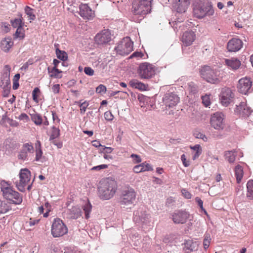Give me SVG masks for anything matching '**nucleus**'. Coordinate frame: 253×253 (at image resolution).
Masks as SVG:
<instances>
[{"instance_id":"obj_1","label":"nucleus","mask_w":253,"mask_h":253,"mask_svg":"<svg viewBox=\"0 0 253 253\" xmlns=\"http://www.w3.org/2000/svg\"><path fill=\"white\" fill-rule=\"evenodd\" d=\"M117 189V182L109 177L102 179L98 187V196L103 200L112 198Z\"/></svg>"},{"instance_id":"obj_2","label":"nucleus","mask_w":253,"mask_h":253,"mask_svg":"<svg viewBox=\"0 0 253 253\" xmlns=\"http://www.w3.org/2000/svg\"><path fill=\"white\" fill-rule=\"evenodd\" d=\"M0 188L3 198L9 201V204L20 205L22 203V195L14 190L8 182L1 180Z\"/></svg>"},{"instance_id":"obj_3","label":"nucleus","mask_w":253,"mask_h":253,"mask_svg":"<svg viewBox=\"0 0 253 253\" xmlns=\"http://www.w3.org/2000/svg\"><path fill=\"white\" fill-rule=\"evenodd\" d=\"M193 11L194 16L199 19L212 16L214 14L211 3L208 0L195 3L193 5Z\"/></svg>"},{"instance_id":"obj_4","label":"nucleus","mask_w":253,"mask_h":253,"mask_svg":"<svg viewBox=\"0 0 253 253\" xmlns=\"http://www.w3.org/2000/svg\"><path fill=\"white\" fill-rule=\"evenodd\" d=\"M152 0H135L132 3V12L135 15L143 16L150 13Z\"/></svg>"},{"instance_id":"obj_5","label":"nucleus","mask_w":253,"mask_h":253,"mask_svg":"<svg viewBox=\"0 0 253 253\" xmlns=\"http://www.w3.org/2000/svg\"><path fill=\"white\" fill-rule=\"evenodd\" d=\"M201 78L208 83L217 84L219 82L218 78V71L208 65L202 66L200 69Z\"/></svg>"},{"instance_id":"obj_6","label":"nucleus","mask_w":253,"mask_h":253,"mask_svg":"<svg viewBox=\"0 0 253 253\" xmlns=\"http://www.w3.org/2000/svg\"><path fill=\"white\" fill-rule=\"evenodd\" d=\"M136 196L135 190L132 188H128L122 191L119 203L123 208L134 205L136 201Z\"/></svg>"},{"instance_id":"obj_7","label":"nucleus","mask_w":253,"mask_h":253,"mask_svg":"<svg viewBox=\"0 0 253 253\" xmlns=\"http://www.w3.org/2000/svg\"><path fill=\"white\" fill-rule=\"evenodd\" d=\"M133 220L142 226L148 225L151 221V215L145 209L140 208L134 211Z\"/></svg>"},{"instance_id":"obj_8","label":"nucleus","mask_w":253,"mask_h":253,"mask_svg":"<svg viewBox=\"0 0 253 253\" xmlns=\"http://www.w3.org/2000/svg\"><path fill=\"white\" fill-rule=\"evenodd\" d=\"M68 232V229L62 220L59 218H54L51 229V233L54 237L63 236Z\"/></svg>"},{"instance_id":"obj_9","label":"nucleus","mask_w":253,"mask_h":253,"mask_svg":"<svg viewBox=\"0 0 253 253\" xmlns=\"http://www.w3.org/2000/svg\"><path fill=\"white\" fill-rule=\"evenodd\" d=\"M133 42L129 37H126L120 42L115 47L118 54L121 55H126L129 54L133 50Z\"/></svg>"},{"instance_id":"obj_10","label":"nucleus","mask_w":253,"mask_h":253,"mask_svg":"<svg viewBox=\"0 0 253 253\" xmlns=\"http://www.w3.org/2000/svg\"><path fill=\"white\" fill-rule=\"evenodd\" d=\"M155 67L151 64L145 62L139 65L138 74L142 79H150L155 74Z\"/></svg>"},{"instance_id":"obj_11","label":"nucleus","mask_w":253,"mask_h":253,"mask_svg":"<svg viewBox=\"0 0 253 253\" xmlns=\"http://www.w3.org/2000/svg\"><path fill=\"white\" fill-rule=\"evenodd\" d=\"M31 172L27 169H21L19 174L20 180L16 182V186L20 192L25 191V187L30 180Z\"/></svg>"},{"instance_id":"obj_12","label":"nucleus","mask_w":253,"mask_h":253,"mask_svg":"<svg viewBox=\"0 0 253 253\" xmlns=\"http://www.w3.org/2000/svg\"><path fill=\"white\" fill-rule=\"evenodd\" d=\"M224 115L221 112H216L211 116L210 123L211 126L216 130L224 128Z\"/></svg>"},{"instance_id":"obj_13","label":"nucleus","mask_w":253,"mask_h":253,"mask_svg":"<svg viewBox=\"0 0 253 253\" xmlns=\"http://www.w3.org/2000/svg\"><path fill=\"white\" fill-rule=\"evenodd\" d=\"M163 100L166 108H171L177 104L179 97L174 93L169 92L164 95Z\"/></svg>"},{"instance_id":"obj_14","label":"nucleus","mask_w":253,"mask_h":253,"mask_svg":"<svg viewBox=\"0 0 253 253\" xmlns=\"http://www.w3.org/2000/svg\"><path fill=\"white\" fill-rule=\"evenodd\" d=\"M11 68L9 65L4 66L0 80V87L2 88L11 87L10 81V72Z\"/></svg>"},{"instance_id":"obj_15","label":"nucleus","mask_w":253,"mask_h":253,"mask_svg":"<svg viewBox=\"0 0 253 253\" xmlns=\"http://www.w3.org/2000/svg\"><path fill=\"white\" fill-rule=\"evenodd\" d=\"M94 39L98 44H104L109 42L111 40L110 31L108 29L102 30L95 36Z\"/></svg>"},{"instance_id":"obj_16","label":"nucleus","mask_w":253,"mask_h":253,"mask_svg":"<svg viewBox=\"0 0 253 253\" xmlns=\"http://www.w3.org/2000/svg\"><path fill=\"white\" fill-rule=\"evenodd\" d=\"M172 219L175 224H184L189 217V213L184 211H177L172 214Z\"/></svg>"},{"instance_id":"obj_17","label":"nucleus","mask_w":253,"mask_h":253,"mask_svg":"<svg viewBox=\"0 0 253 253\" xmlns=\"http://www.w3.org/2000/svg\"><path fill=\"white\" fill-rule=\"evenodd\" d=\"M238 116L242 118L248 117L250 121L253 122V111L245 102H241L238 106Z\"/></svg>"},{"instance_id":"obj_18","label":"nucleus","mask_w":253,"mask_h":253,"mask_svg":"<svg viewBox=\"0 0 253 253\" xmlns=\"http://www.w3.org/2000/svg\"><path fill=\"white\" fill-rule=\"evenodd\" d=\"M234 94L229 88L222 89L220 95L221 103L224 106H227L233 100Z\"/></svg>"},{"instance_id":"obj_19","label":"nucleus","mask_w":253,"mask_h":253,"mask_svg":"<svg viewBox=\"0 0 253 253\" xmlns=\"http://www.w3.org/2000/svg\"><path fill=\"white\" fill-rule=\"evenodd\" d=\"M189 4L190 0H174L172 8L177 13H183L186 12Z\"/></svg>"},{"instance_id":"obj_20","label":"nucleus","mask_w":253,"mask_h":253,"mask_svg":"<svg viewBox=\"0 0 253 253\" xmlns=\"http://www.w3.org/2000/svg\"><path fill=\"white\" fill-rule=\"evenodd\" d=\"M252 83L250 79L244 78L238 81V91L242 94H246L251 88Z\"/></svg>"},{"instance_id":"obj_21","label":"nucleus","mask_w":253,"mask_h":253,"mask_svg":"<svg viewBox=\"0 0 253 253\" xmlns=\"http://www.w3.org/2000/svg\"><path fill=\"white\" fill-rule=\"evenodd\" d=\"M79 9L80 15L84 19L90 20L94 17V11L87 4H81Z\"/></svg>"},{"instance_id":"obj_22","label":"nucleus","mask_w":253,"mask_h":253,"mask_svg":"<svg viewBox=\"0 0 253 253\" xmlns=\"http://www.w3.org/2000/svg\"><path fill=\"white\" fill-rule=\"evenodd\" d=\"M33 151L34 147L31 143H25L22 145L20 149L18 158L22 160H26L27 159L28 153H33Z\"/></svg>"},{"instance_id":"obj_23","label":"nucleus","mask_w":253,"mask_h":253,"mask_svg":"<svg viewBox=\"0 0 253 253\" xmlns=\"http://www.w3.org/2000/svg\"><path fill=\"white\" fill-rule=\"evenodd\" d=\"M195 39L194 33L191 31L185 32L181 38V41L185 46L191 45Z\"/></svg>"},{"instance_id":"obj_24","label":"nucleus","mask_w":253,"mask_h":253,"mask_svg":"<svg viewBox=\"0 0 253 253\" xmlns=\"http://www.w3.org/2000/svg\"><path fill=\"white\" fill-rule=\"evenodd\" d=\"M13 45V42L10 37H6L2 39L0 43L1 49L5 52H8Z\"/></svg>"},{"instance_id":"obj_25","label":"nucleus","mask_w":253,"mask_h":253,"mask_svg":"<svg viewBox=\"0 0 253 253\" xmlns=\"http://www.w3.org/2000/svg\"><path fill=\"white\" fill-rule=\"evenodd\" d=\"M67 215L68 218L77 219L82 215L81 209L78 206L73 207L67 210Z\"/></svg>"},{"instance_id":"obj_26","label":"nucleus","mask_w":253,"mask_h":253,"mask_svg":"<svg viewBox=\"0 0 253 253\" xmlns=\"http://www.w3.org/2000/svg\"><path fill=\"white\" fill-rule=\"evenodd\" d=\"M129 84L133 88L138 89L140 90H145L147 86L143 83L138 81L136 79H133L129 81Z\"/></svg>"},{"instance_id":"obj_27","label":"nucleus","mask_w":253,"mask_h":253,"mask_svg":"<svg viewBox=\"0 0 253 253\" xmlns=\"http://www.w3.org/2000/svg\"><path fill=\"white\" fill-rule=\"evenodd\" d=\"M227 48L229 52H236L237 51V39L232 38L227 45Z\"/></svg>"},{"instance_id":"obj_28","label":"nucleus","mask_w":253,"mask_h":253,"mask_svg":"<svg viewBox=\"0 0 253 253\" xmlns=\"http://www.w3.org/2000/svg\"><path fill=\"white\" fill-rule=\"evenodd\" d=\"M31 120L37 126H40L42 124L43 119L42 116L37 113L30 114Z\"/></svg>"},{"instance_id":"obj_29","label":"nucleus","mask_w":253,"mask_h":253,"mask_svg":"<svg viewBox=\"0 0 253 253\" xmlns=\"http://www.w3.org/2000/svg\"><path fill=\"white\" fill-rule=\"evenodd\" d=\"M36 147V158L35 160L36 161H40L42 155V151L41 149V144L40 141H37V142L35 144Z\"/></svg>"},{"instance_id":"obj_30","label":"nucleus","mask_w":253,"mask_h":253,"mask_svg":"<svg viewBox=\"0 0 253 253\" xmlns=\"http://www.w3.org/2000/svg\"><path fill=\"white\" fill-rule=\"evenodd\" d=\"M11 209L8 202L0 200V213H5Z\"/></svg>"},{"instance_id":"obj_31","label":"nucleus","mask_w":253,"mask_h":253,"mask_svg":"<svg viewBox=\"0 0 253 253\" xmlns=\"http://www.w3.org/2000/svg\"><path fill=\"white\" fill-rule=\"evenodd\" d=\"M237 153L236 151H229L225 152V159L230 163H233L235 160Z\"/></svg>"},{"instance_id":"obj_32","label":"nucleus","mask_w":253,"mask_h":253,"mask_svg":"<svg viewBox=\"0 0 253 253\" xmlns=\"http://www.w3.org/2000/svg\"><path fill=\"white\" fill-rule=\"evenodd\" d=\"M225 62L229 68L233 70L237 69V58L226 59Z\"/></svg>"},{"instance_id":"obj_33","label":"nucleus","mask_w":253,"mask_h":253,"mask_svg":"<svg viewBox=\"0 0 253 253\" xmlns=\"http://www.w3.org/2000/svg\"><path fill=\"white\" fill-rule=\"evenodd\" d=\"M247 196L252 200L253 199V180H250L247 184Z\"/></svg>"},{"instance_id":"obj_34","label":"nucleus","mask_w":253,"mask_h":253,"mask_svg":"<svg viewBox=\"0 0 253 253\" xmlns=\"http://www.w3.org/2000/svg\"><path fill=\"white\" fill-rule=\"evenodd\" d=\"M83 209L84 212L85 217L88 219L90 217L89 214L92 209V206L88 200H87V202L83 206Z\"/></svg>"},{"instance_id":"obj_35","label":"nucleus","mask_w":253,"mask_h":253,"mask_svg":"<svg viewBox=\"0 0 253 253\" xmlns=\"http://www.w3.org/2000/svg\"><path fill=\"white\" fill-rule=\"evenodd\" d=\"M56 54L59 59L65 61L68 59V55L67 53L63 50H60L59 48L57 47L55 49Z\"/></svg>"},{"instance_id":"obj_36","label":"nucleus","mask_w":253,"mask_h":253,"mask_svg":"<svg viewBox=\"0 0 253 253\" xmlns=\"http://www.w3.org/2000/svg\"><path fill=\"white\" fill-rule=\"evenodd\" d=\"M197 246L196 242H193L192 240H189L186 241L184 243V248L186 250H188L190 251H193L195 250Z\"/></svg>"},{"instance_id":"obj_37","label":"nucleus","mask_w":253,"mask_h":253,"mask_svg":"<svg viewBox=\"0 0 253 253\" xmlns=\"http://www.w3.org/2000/svg\"><path fill=\"white\" fill-rule=\"evenodd\" d=\"M48 73L50 74V77L54 78H61L62 75L61 73L62 72V71L58 69V72H56L53 70V68H51L49 67L47 68Z\"/></svg>"},{"instance_id":"obj_38","label":"nucleus","mask_w":253,"mask_h":253,"mask_svg":"<svg viewBox=\"0 0 253 253\" xmlns=\"http://www.w3.org/2000/svg\"><path fill=\"white\" fill-rule=\"evenodd\" d=\"M60 135V130L54 126L52 127L51 133L50 136L49 140H53L58 137Z\"/></svg>"},{"instance_id":"obj_39","label":"nucleus","mask_w":253,"mask_h":253,"mask_svg":"<svg viewBox=\"0 0 253 253\" xmlns=\"http://www.w3.org/2000/svg\"><path fill=\"white\" fill-rule=\"evenodd\" d=\"M188 89L192 94H196L198 91V86L192 82L188 83Z\"/></svg>"},{"instance_id":"obj_40","label":"nucleus","mask_w":253,"mask_h":253,"mask_svg":"<svg viewBox=\"0 0 253 253\" xmlns=\"http://www.w3.org/2000/svg\"><path fill=\"white\" fill-rule=\"evenodd\" d=\"M211 236L209 234H205L204 235V239L203 241V246L205 250L207 249L211 243Z\"/></svg>"},{"instance_id":"obj_41","label":"nucleus","mask_w":253,"mask_h":253,"mask_svg":"<svg viewBox=\"0 0 253 253\" xmlns=\"http://www.w3.org/2000/svg\"><path fill=\"white\" fill-rule=\"evenodd\" d=\"M33 9L28 6H26L25 8V13L30 17V19L31 20H34L36 18L35 15L33 13Z\"/></svg>"},{"instance_id":"obj_42","label":"nucleus","mask_w":253,"mask_h":253,"mask_svg":"<svg viewBox=\"0 0 253 253\" xmlns=\"http://www.w3.org/2000/svg\"><path fill=\"white\" fill-rule=\"evenodd\" d=\"M11 23L14 28H19L22 27V20L21 19H15L13 20H11Z\"/></svg>"},{"instance_id":"obj_43","label":"nucleus","mask_w":253,"mask_h":253,"mask_svg":"<svg viewBox=\"0 0 253 253\" xmlns=\"http://www.w3.org/2000/svg\"><path fill=\"white\" fill-rule=\"evenodd\" d=\"M202 102L206 107L209 106L211 104L210 97L209 95H206L202 97Z\"/></svg>"},{"instance_id":"obj_44","label":"nucleus","mask_w":253,"mask_h":253,"mask_svg":"<svg viewBox=\"0 0 253 253\" xmlns=\"http://www.w3.org/2000/svg\"><path fill=\"white\" fill-rule=\"evenodd\" d=\"M79 103H80V106L81 107V109H80L81 113L84 114L85 112L86 108L88 106V103L85 101L83 103L79 102Z\"/></svg>"},{"instance_id":"obj_45","label":"nucleus","mask_w":253,"mask_h":253,"mask_svg":"<svg viewBox=\"0 0 253 253\" xmlns=\"http://www.w3.org/2000/svg\"><path fill=\"white\" fill-rule=\"evenodd\" d=\"M106 91V87L103 84H100L96 88V92L97 93H105Z\"/></svg>"},{"instance_id":"obj_46","label":"nucleus","mask_w":253,"mask_h":253,"mask_svg":"<svg viewBox=\"0 0 253 253\" xmlns=\"http://www.w3.org/2000/svg\"><path fill=\"white\" fill-rule=\"evenodd\" d=\"M194 135L197 138L202 139L205 142L208 141V137L203 133L198 132L195 133Z\"/></svg>"},{"instance_id":"obj_47","label":"nucleus","mask_w":253,"mask_h":253,"mask_svg":"<svg viewBox=\"0 0 253 253\" xmlns=\"http://www.w3.org/2000/svg\"><path fill=\"white\" fill-rule=\"evenodd\" d=\"M104 118L108 121H111L114 119V116L110 111H106L104 113Z\"/></svg>"},{"instance_id":"obj_48","label":"nucleus","mask_w":253,"mask_h":253,"mask_svg":"<svg viewBox=\"0 0 253 253\" xmlns=\"http://www.w3.org/2000/svg\"><path fill=\"white\" fill-rule=\"evenodd\" d=\"M108 166L107 165H105V164L100 165H99L97 166L93 167V168H91V170L99 171V170H100L103 169H107L108 168Z\"/></svg>"},{"instance_id":"obj_49","label":"nucleus","mask_w":253,"mask_h":253,"mask_svg":"<svg viewBox=\"0 0 253 253\" xmlns=\"http://www.w3.org/2000/svg\"><path fill=\"white\" fill-rule=\"evenodd\" d=\"M238 183L240 182V181L241 180L242 178L243 177V174H244V171H243V168L242 166L238 165Z\"/></svg>"},{"instance_id":"obj_50","label":"nucleus","mask_w":253,"mask_h":253,"mask_svg":"<svg viewBox=\"0 0 253 253\" xmlns=\"http://www.w3.org/2000/svg\"><path fill=\"white\" fill-rule=\"evenodd\" d=\"M40 90L38 87H36L34 88L33 91H32V97L33 100L36 102H38V96L37 95V93L40 92Z\"/></svg>"},{"instance_id":"obj_51","label":"nucleus","mask_w":253,"mask_h":253,"mask_svg":"<svg viewBox=\"0 0 253 253\" xmlns=\"http://www.w3.org/2000/svg\"><path fill=\"white\" fill-rule=\"evenodd\" d=\"M130 157L133 159V161L135 164L139 163L141 162V159L138 155L132 154L131 155Z\"/></svg>"},{"instance_id":"obj_52","label":"nucleus","mask_w":253,"mask_h":253,"mask_svg":"<svg viewBox=\"0 0 253 253\" xmlns=\"http://www.w3.org/2000/svg\"><path fill=\"white\" fill-rule=\"evenodd\" d=\"M140 165L142 166L143 171H149L152 169L151 166L146 163H143Z\"/></svg>"},{"instance_id":"obj_53","label":"nucleus","mask_w":253,"mask_h":253,"mask_svg":"<svg viewBox=\"0 0 253 253\" xmlns=\"http://www.w3.org/2000/svg\"><path fill=\"white\" fill-rule=\"evenodd\" d=\"M84 72L85 74L89 76H93L94 75V70L89 67H86L84 69Z\"/></svg>"},{"instance_id":"obj_54","label":"nucleus","mask_w":253,"mask_h":253,"mask_svg":"<svg viewBox=\"0 0 253 253\" xmlns=\"http://www.w3.org/2000/svg\"><path fill=\"white\" fill-rule=\"evenodd\" d=\"M11 87L2 88V95L4 97H7L8 96Z\"/></svg>"},{"instance_id":"obj_55","label":"nucleus","mask_w":253,"mask_h":253,"mask_svg":"<svg viewBox=\"0 0 253 253\" xmlns=\"http://www.w3.org/2000/svg\"><path fill=\"white\" fill-rule=\"evenodd\" d=\"M182 195L187 199H189L191 198V193L188 192L186 189H183L181 190Z\"/></svg>"},{"instance_id":"obj_56","label":"nucleus","mask_w":253,"mask_h":253,"mask_svg":"<svg viewBox=\"0 0 253 253\" xmlns=\"http://www.w3.org/2000/svg\"><path fill=\"white\" fill-rule=\"evenodd\" d=\"M18 119L19 120H24L26 122H28L30 120L28 115L25 113L21 114L18 117Z\"/></svg>"},{"instance_id":"obj_57","label":"nucleus","mask_w":253,"mask_h":253,"mask_svg":"<svg viewBox=\"0 0 253 253\" xmlns=\"http://www.w3.org/2000/svg\"><path fill=\"white\" fill-rule=\"evenodd\" d=\"M22 28H17L16 31L15 32V37L16 38H20L21 39H23L24 37V35L23 33H21Z\"/></svg>"},{"instance_id":"obj_58","label":"nucleus","mask_w":253,"mask_h":253,"mask_svg":"<svg viewBox=\"0 0 253 253\" xmlns=\"http://www.w3.org/2000/svg\"><path fill=\"white\" fill-rule=\"evenodd\" d=\"M133 170V171L135 173H139V172L143 171V169H142V166L140 164L134 166Z\"/></svg>"},{"instance_id":"obj_59","label":"nucleus","mask_w":253,"mask_h":253,"mask_svg":"<svg viewBox=\"0 0 253 253\" xmlns=\"http://www.w3.org/2000/svg\"><path fill=\"white\" fill-rule=\"evenodd\" d=\"M103 150H101V151L104 154H109V153H110L113 150V149L112 148H111V147H105L104 146H103Z\"/></svg>"},{"instance_id":"obj_60","label":"nucleus","mask_w":253,"mask_h":253,"mask_svg":"<svg viewBox=\"0 0 253 253\" xmlns=\"http://www.w3.org/2000/svg\"><path fill=\"white\" fill-rule=\"evenodd\" d=\"M181 159L183 165L185 167H187L189 166L190 164L189 161H186V156L184 154H183L181 156Z\"/></svg>"},{"instance_id":"obj_61","label":"nucleus","mask_w":253,"mask_h":253,"mask_svg":"<svg viewBox=\"0 0 253 253\" xmlns=\"http://www.w3.org/2000/svg\"><path fill=\"white\" fill-rule=\"evenodd\" d=\"M60 90V85L59 84H55L52 87V90L54 93L57 94L59 93Z\"/></svg>"},{"instance_id":"obj_62","label":"nucleus","mask_w":253,"mask_h":253,"mask_svg":"<svg viewBox=\"0 0 253 253\" xmlns=\"http://www.w3.org/2000/svg\"><path fill=\"white\" fill-rule=\"evenodd\" d=\"M202 149H200L198 150H197L196 151L194 152L193 156V159L196 160L197 159L200 155L202 153Z\"/></svg>"},{"instance_id":"obj_63","label":"nucleus","mask_w":253,"mask_h":253,"mask_svg":"<svg viewBox=\"0 0 253 253\" xmlns=\"http://www.w3.org/2000/svg\"><path fill=\"white\" fill-rule=\"evenodd\" d=\"M61 62L58 60L57 59H54L53 61V64H54V67L52 68L53 70H54L56 72H58V69H57V66Z\"/></svg>"},{"instance_id":"obj_64","label":"nucleus","mask_w":253,"mask_h":253,"mask_svg":"<svg viewBox=\"0 0 253 253\" xmlns=\"http://www.w3.org/2000/svg\"><path fill=\"white\" fill-rule=\"evenodd\" d=\"M143 56V54L142 52L136 51L133 53V54L130 56V58H131L135 57L142 58Z\"/></svg>"}]
</instances>
